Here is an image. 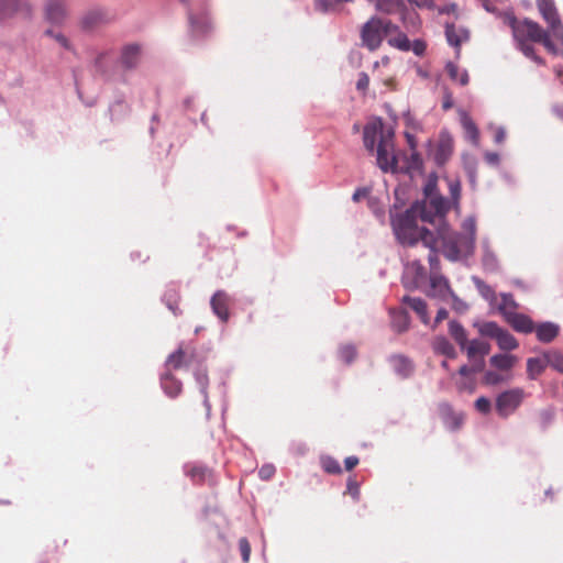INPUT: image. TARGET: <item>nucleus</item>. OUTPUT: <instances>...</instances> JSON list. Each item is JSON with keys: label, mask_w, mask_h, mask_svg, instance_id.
Masks as SVG:
<instances>
[{"label": "nucleus", "mask_w": 563, "mask_h": 563, "mask_svg": "<svg viewBox=\"0 0 563 563\" xmlns=\"http://www.w3.org/2000/svg\"><path fill=\"white\" fill-rule=\"evenodd\" d=\"M500 310L504 312L506 321L516 330L521 333H531L534 330V323L526 314L506 311L504 307H500Z\"/></svg>", "instance_id": "12"}, {"label": "nucleus", "mask_w": 563, "mask_h": 563, "mask_svg": "<svg viewBox=\"0 0 563 563\" xmlns=\"http://www.w3.org/2000/svg\"><path fill=\"white\" fill-rule=\"evenodd\" d=\"M555 412L554 409L548 408L543 409L539 412V421L543 429L548 428L552 421L554 420Z\"/></svg>", "instance_id": "42"}, {"label": "nucleus", "mask_w": 563, "mask_h": 563, "mask_svg": "<svg viewBox=\"0 0 563 563\" xmlns=\"http://www.w3.org/2000/svg\"><path fill=\"white\" fill-rule=\"evenodd\" d=\"M523 398L525 391L522 388H511L499 394L496 399L497 413L503 418H507L519 408Z\"/></svg>", "instance_id": "8"}, {"label": "nucleus", "mask_w": 563, "mask_h": 563, "mask_svg": "<svg viewBox=\"0 0 563 563\" xmlns=\"http://www.w3.org/2000/svg\"><path fill=\"white\" fill-rule=\"evenodd\" d=\"M394 32H398V25L394 24L390 20L372 16L361 29L362 44L368 51L374 52Z\"/></svg>", "instance_id": "3"}, {"label": "nucleus", "mask_w": 563, "mask_h": 563, "mask_svg": "<svg viewBox=\"0 0 563 563\" xmlns=\"http://www.w3.org/2000/svg\"><path fill=\"white\" fill-rule=\"evenodd\" d=\"M108 21L107 11L101 8H95L82 15L80 25L84 30H93Z\"/></svg>", "instance_id": "15"}, {"label": "nucleus", "mask_w": 563, "mask_h": 563, "mask_svg": "<svg viewBox=\"0 0 563 563\" xmlns=\"http://www.w3.org/2000/svg\"><path fill=\"white\" fill-rule=\"evenodd\" d=\"M229 303L230 297L223 290H218L211 298L210 305L213 313L222 321L227 322L229 320Z\"/></svg>", "instance_id": "14"}, {"label": "nucleus", "mask_w": 563, "mask_h": 563, "mask_svg": "<svg viewBox=\"0 0 563 563\" xmlns=\"http://www.w3.org/2000/svg\"><path fill=\"white\" fill-rule=\"evenodd\" d=\"M484 378L485 382L489 385H496L501 380L500 375L495 372H487Z\"/></svg>", "instance_id": "52"}, {"label": "nucleus", "mask_w": 563, "mask_h": 563, "mask_svg": "<svg viewBox=\"0 0 563 563\" xmlns=\"http://www.w3.org/2000/svg\"><path fill=\"white\" fill-rule=\"evenodd\" d=\"M433 349L437 353L445 355L450 358H454L456 356L454 346L445 338L435 339L433 343Z\"/></svg>", "instance_id": "32"}, {"label": "nucleus", "mask_w": 563, "mask_h": 563, "mask_svg": "<svg viewBox=\"0 0 563 563\" xmlns=\"http://www.w3.org/2000/svg\"><path fill=\"white\" fill-rule=\"evenodd\" d=\"M453 153V140L448 134H442L438 142L434 159L439 165H443Z\"/></svg>", "instance_id": "20"}, {"label": "nucleus", "mask_w": 563, "mask_h": 563, "mask_svg": "<svg viewBox=\"0 0 563 563\" xmlns=\"http://www.w3.org/2000/svg\"><path fill=\"white\" fill-rule=\"evenodd\" d=\"M397 158L394 154L393 133H380L377 146V164L384 172H395L397 168Z\"/></svg>", "instance_id": "7"}, {"label": "nucleus", "mask_w": 563, "mask_h": 563, "mask_svg": "<svg viewBox=\"0 0 563 563\" xmlns=\"http://www.w3.org/2000/svg\"><path fill=\"white\" fill-rule=\"evenodd\" d=\"M347 489L354 499L358 498L360 489H358V485L356 484V482L350 479L347 483Z\"/></svg>", "instance_id": "55"}, {"label": "nucleus", "mask_w": 563, "mask_h": 563, "mask_svg": "<svg viewBox=\"0 0 563 563\" xmlns=\"http://www.w3.org/2000/svg\"><path fill=\"white\" fill-rule=\"evenodd\" d=\"M435 246H437V243L433 245L432 249H430L429 262H430L431 267H434L439 262L437 253H435Z\"/></svg>", "instance_id": "58"}, {"label": "nucleus", "mask_w": 563, "mask_h": 563, "mask_svg": "<svg viewBox=\"0 0 563 563\" xmlns=\"http://www.w3.org/2000/svg\"><path fill=\"white\" fill-rule=\"evenodd\" d=\"M426 199L422 202H416L413 206H423L426 210L430 211L432 216L443 220L446 212L450 210L449 202L437 192L435 180H429L424 188Z\"/></svg>", "instance_id": "5"}, {"label": "nucleus", "mask_w": 563, "mask_h": 563, "mask_svg": "<svg viewBox=\"0 0 563 563\" xmlns=\"http://www.w3.org/2000/svg\"><path fill=\"white\" fill-rule=\"evenodd\" d=\"M547 364L542 357H531L527 361V373L529 378L536 379L545 368Z\"/></svg>", "instance_id": "31"}, {"label": "nucleus", "mask_w": 563, "mask_h": 563, "mask_svg": "<svg viewBox=\"0 0 563 563\" xmlns=\"http://www.w3.org/2000/svg\"><path fill=\"white\" fill-rule=\"evenodd\" d=\"M499 18L505 25L510 27L517 47L526 57L539 65L544 64V60L536 54L533 46L529 42L541 43L549 52H555L549 32L543 30L539 23L530 19L518 20L511 11L500 13Z\"/></svg>", "instance_id": "2"}, {"label": "nucleus", "mask_w": 563, "mask_h": 563, "mask_svg": "<svg viewBox=\"0 0 563 563\" xmlns=\"http://www.w3.org/2000/svg\"><path fill=\"white\" fill-rule=\"evenodd\" d=\"M45 18L53 24H62L67 18L65 0H47L45 4Z\"/></svg>", "instance_id": "13"}, {"label": "nucleus", "mask_w": 563, "mask_h": 563, "mask_svg": "<svg viewBox=\"0 0 563 563\" xmlns=\"http://www.w3.org/2000/svg\"><path fill=\"white\" fill-rule=\"evenodd\" d=\"M506 139V131L504 128L499 126L495 130L494 141L496 144H501Z\"/></svg>", "instance_id": "54"}, {"label": "nucleus", "mask_w": 563, "mask_h": 563, "mask_svg": "<svg viewBox=\"0 0 563 563\" xmlns=\"http://www.w3.org/2000/svg\"><path fill=\"white\" fill-rule=\"evenodd\" d=\"M445 36L450 45L456 48L457 54L462 43L466 42L470 37L468 31L464 27H456L454 24H446Z\"/></svg>", "instance_id": "18"}, {"label": "nucleus", "mask_w": 563, "mask_h": 563, "mask_svg": "<svg viewBox=\"0 0 563 563\" xmlns=\"http://www.w3.org/2000/svg\"><path fill=\"white\" fill-rule=\"evenodd\" d=\"M161 386L165 394L170 398H176L180 395L183 390V384L181 382L176 378L170 371L166 369V373H164L161 376Z\"/></svg>", "instance_id": "19"}, {"label": "nucleus", "mask_w": 563, "mask_h": 563, "mask_svg": "<svg viewBox=\"0 0 563 563\" xmlns=\"http://www.w3.org/2000/svg\"><path fill=\"white\" fill-rule=\"evenodd\" d=\"M275 473V467L271 464H267V465H263L260 471H258V475L262 479H269Z\"/></svg>", "instance_id": "49"}, {"label": "nucleus", "mask_w": 563, "mask_h": 563, "mask_svg": "<svg viewBox=\"0 0 563 563\" xmlns=\"http://www.w3.org/2000/svg\"><path fill=\"white\" fill-rule=\"evenodd\" d=\"M449 313L446 311V309L444 308H441L438 310V313L435 316V324H439L440 322H442L443 320H445L448 318Z\"/></svg>", "instance_id": "57"}, {"label": "nucleus", "mask_w": 563, "mask_h": 563, "mask_svg": "<svg viewBox=\"0 0 563 563\" xmlns=\"http://www.w3.org/2000/svg\"><path fill=\"white\" fill-rule=\"evenodd\" d=\"M389 363L394 372L402 379L410 377L415 371L411 360L400 354L391 355Z\"/></svg>", "instance_id": "16"}, {"label": "nucleus", "mask_w": 563, "mask_h": 563, "mask_svg": "<svg viewBox=\"0 0 563 563\" xmlns=\"http://www.w3.org/2000/svg\"><path fill=\"white\" fill-rule=\"evenodd\" d=\"M387 42L391 47L398 48L404 52L410 51V41L407 37V35L402 33L399 29L398 32H394V34L388 35Z\"/></svg>", "instance_id": "29"}, {"label": "nucleus", "mask_w": 563, "mask_h": 563, "mask_svg": "<svg viewBox=\"0 0 563 563\" xmlns=\"http://www.w3.org/2000/svg\"><path fill=\"white\" fill-rule=\"evenodd\" d=\"M449 191L452 198L453 205L455 207L459 206V201L461 198V183L459 180H450L449 181Z\"/></svg>", "instance_id": "43"}, {"label": "nucleus", "mask_w": 563, "mask_h": 563, "mask_svg": "<svg viewBox=\"0 0 563 563\" xmlns=\"http://www.w3.org/2000/svg\"><path fill=\"white\" fill-rule=\"evenodd\" d=\"M465 235L453 234L451 236H442L444 240V247L446 255L450 260H457L463 250H468L473 246L476 235V222L473 218H467L463 222Z\"/></svg>", "instance_id": "4"}, {"label": "nucleus", "mask_w": 563, "mask_h": 563, "mask_svg": "<svg viewBox=\"0 0 563 563\" xmlns=\"http://www.w3.org/2000/svg\"><path fill=\"white\" fill-rule=\"evenodd\" d=\"M409 269L415 271L416 274V280L415 283L418 284L426 277V269L419 262H412Z\"/></svg>", "instance_id": "46"}, {"label": "nucleus", "mask_w": 563, "mask_h": 563, "mask_svg": "<svg viewBox=\"0 0 563 563\" xmlns=\"http://www.w3.org/2000/svg\"><path fill=\"white\" fill-rule=\"evenodd\" d=\"M538 10L543 20L548 23L552 35L563 41V24L559 16L556 5L553 0H536Z\"/></svg>", "instance_id": "6"}, {"label": "nucleus", "mask_w": 563, "mask_h": 563, "mask_svg": "<svg viewBox=\"0 0 563 563\" xmlns=\"http://www.w3.org/2000/svg\"><path fill=\"white\" fill-rule=\"evenodd\" d=\"M239 549H240L243 562L247 563L250 561V555H251V545L246 538H241L239 540Z\"/></svg>", "instance_id": "44"}, {"label": "nucleus", "mask_w": 563, "mask_h": 563, "mask_svg": "<svg viewBox=\"0 0 563 563\" xmlns=\"http://www.w3.org/2000/svg\"><path fill=\"white\" fill-rule=\"evenodd\" d=\"M363 140H364V146L368 151L373 152L374 151V146H375V142H376V130L366 126L364 129Z\"/></svg>", "instance_id": "41"}, {"label": "nucleus", "mask_w": 563, "mask_h": 563, "mask_svg": "<svg viewBox=\"0 0 563 563\" xmlns=\"http://www.w3.org/2000/svg\"><path fill=\"white\" fill-rule=\"evenodd\" d=\"M474 282H475V285L477 286V288L479 289V291L488 297L490 295L494 294V291L492 290V288L489 286H487L483 280L478 279V278H474Z\"/></svg>", "instance_id": "51"}, {"label": "nucleus", "mask_w": 563, "mask_h": 563, "mask_svg": "<svg viewBox=\"0 0 563 563\" xmlns=\"http://www.w3.org/2000/svg\"><path fill=\"white\" fill-rule=\"evenodd\" d=\"M547 365L552 366L556 371L563 373V354L553 351L543 355Z\"/></svg>", "instance_id": "37"}, {"label": "nucleus", "mask_w": 563, "mask_h": 563, "mask_svg": "<svg viewBox=\"0 0 563 563\" xmlns=\"http://www.w3.org/2000/svg\"><path fill=\"white\" fill-rule=\"evenodd\" d=\"M418 218L429 223H434L438 219L426 210V207L412 205L410 209L391 219L395 235L402 245L413 246L421 241L426 247L432 249L438 242L437 235L426 228H420L417 223Z\"/></svg>", "instance_id": "1"}, {"label": "nucleus", "mask_w": 563, "mask_h": 563, "mask_svg": "<svg viewBox=\"0 0 563 563\" xmlns=\"http://www.w3.org/2000/svg\"><path fill=\"white\" fill-rule=\"evenodd\" d=\"M430 286L431 289L429 291V296L439 297L441 299H445L449 295L453 296V292L450 289L449 282L440 275H432L430 277Z\"/></svg>", "instance_id": "21"}, {"label": "nucleus", "mask_w": 563, "mask_h": 563, "mask_svg": "<svg viewBox=\"0 0 563 563\" xmlns=\"http://www.w3.org/2000/svg\"><path fill=\"white\" fill-rule=\"evenodd\" d=\"M30 18L32 5L26 0H0V21L14 16Z\"/></svg>", "instance_id": "11"}, {"label": "nucleus", "mask_w": 563, "mask_h": 563, "mask_svg": "<svg viewBox=\"0 0 563 563\" xmlns=\"http://www.w3.org/2000/svg\"><path fill=\"white\" fill-rule=\"evenodd\" d=\"M411 3H415L418 7H427L431 3L432 0H408Z\"/></svg>", "instance_id": "60"}, {"label": "nucleus", "mask_w": 563, "mask_h": 563, "mask_svg": "<svg viewBox=\"0 0 563 563\" xmlns=\"http://www.w3.org/2000/svg\"><path fill=\"white\" fill-rule=\"evenodd\" d=\"M46 35L48 36H52L60 46H63L64 48L66 49H69L70 48V44H69V41L67 40V37L65 35H63L62 33H54L53 31L51 30H47L45 32Z\"/></svg>", "instance_id": "45"}, {"label": "nucleus", "mask_w": 563, "mask_h": 563, "mask_svg": "<svg viewBox=\"0 0 563 563\" xmlns=\"http://www.w3.org/2000/svg\"><path fill=\"white\" fill-rule=\"evenodd\" d=\"M402 301L418 314L424 324L429 323L427 303L423 299L406 296Z\"/></svg>", "instance_id": "23"}, {"label": "nucleus", "mask_w": 563, "mask_h": 563, "mask_svg": "<svg viewBox=\"0 0 563 563\" xmlns=\"http://www.w3.org/2000/svg\"><path fill=\"white\" fill-rule=\"evenodd\" d=\"M485 158L490 164H497L499 162V156H498L497 153L488 152V153L485 154Z\"/></svg>", "instance_id": "59"}, {"label": "nucleus", "mask_w": 563, "mask_h": 563, "mask_svg": "<svg viewBox=\"0 0 563 563\" xmlns=\"http://www.w3.org/2000/svg\"><path fill=\"white\" fill-rule=\"evenodd\" d=\"M446 73L452 80L459 81L460 85L466 86L470 77L466 70H461L457 65L450 62L445 66Z\"/></svg>", "instance_id": "30"}, {"label": "nucleus", "mask_w": 563, "mask_h": 563, "mask_svg": "<svg viewBox=\"0 0 563 563\" xmlns=\"http://www.w3.org/2000/svg\"><path fill=\"white\" fill-rule=\"evenodd\" d=\"M179 300L180 296L176 290H168L164 295L166 306L175 316L181 313V310L179 309Z\"/></svg>", "instance_id": "34"}, {"label": "nucleus", "mask_w": 563, "mask_h": 563, "mask_svg": "<svg viewBox=\"0 0 563 563\" xmlns=\"http://www.w3.org/2000/svg\"><path fill=\"white\" fill-rule=\"evenodd\" d=\"M484 368V360H475L472 366L463 365L459 369V374L462 376H467L472 373L482 372Z\"/></svg>", "instance_id": "40"}, {"label": "nucleus", "mask_w": 563, "mask_h": 563, "mask_svg": "<svg viewBox=\"0 0 563 563\" xmlns=\"http://www.w3.org/2000/svg\"><path fill=\"white\" fill-rule=\"evenodd\" d=\"M314 7L320 12H327L332 8V3L328 0H316Z\"/></svg>", "instance_id": "53"}, {"label": "nucleus", "mask_w": 563, "mask_h": 563, "mask_svg": "<svg viewBox=\"0 0 563 563\" xmlns=\"http://www.w3.org/2000/svg\"><path fill=\"white\" fill-rule=\"evenodd\" d=\"M490 401L486 397H479L475 401V408L482 413H488L490 410Z\"/></svg>", "instance_id": "47"}, {"label": "nucleus", "mask_w": 563, "mask_h": 563, "mask_svg": "<svg viewBox=\"0 0 563 563\" xmlns=\"http://www.w3.org/2000/svg\"><path fill=\"white\" fill-rule=\"evenodd\" d=\"M481 333L483 335L496 339L499 349L504 351L516 350L519 345L518 341L511 333L500 328L495 322L484 323L481 328Z\"/></svg>", "instance_id": "9"}, {"label": "nucleus", "mask_w": 563, "mask_h": 563, "mask_svg": "<svg viewBox=\"0 0 563 563\" xmlns=\"http://www.w3.org/2000/svg\"><path fill=\"white\" fill-rule=\"evenodd\" d=\"M186 475L197 485L211 482L213 478L212 471L209 467L197 464L187 465Z\"/></svg>", "instance_id": "17"}, {"label": "nucleus", "mask_w": 563, "mask_h": 563, "mask_svg": "<svg viewBox=\"0 0 563 563\" xmlns=\"http://www.w3.org/2000/svg\"><path fill=\"white\" fill-rule=\"evenodd\" d=\"M452 106H453V101H452L451 96H446L444 101H443V109L444 110H449V109L452 108Z\"/></svg>", "instance_id": "62"}, {"label": "nucleus", "mask_w": 563, "mask_h": 563, "mask_svg": "<svg viewBox=\"0 0 563 563\" xmlns=\"http://www.w3.org/2000/svg\"><path fill=\"white\" fill-rule=\"evenodd\" d=\"M504 303L505 305L509 303L510 306L516 307V305H515V302H514V300L511 299L510 296H504Z\"/></svg>", "instance_id": "63"}, {"label": "nucleus", "mask_w": 563, "mask_h": 563, "mask_svg": "<svg viewBox=\"0 0 563 563\" xmlns=\"http://www.w3.org/2000/svg\"><path fill=\"white\" fill-rule=\"evenodd\" d=\"M401 5V0H376V9L387 14L397 12Z\"/></svg>", "instance_id": "35"}, {"label": "nucleus", "mask_w": 563, "mask_h": 563, "mask_svg": "<svg viewBox=\"0 0 563 563\" xmlns=\"http://www.w3.org/2000/svg\"><path fill=\"white\" fill-rule=\"evenodd\" d=\"M358 464V457L356 456H347L344 460V465L347 471L353 470Z\"/></svg>", "instance_id": "56"}, {"label": "nucleus", "mask_w": 563, "mask_h": 563, "mask_svg": "<svg viewBox=\"0 0 563 563\" xmlns=\"http://www.w3.org/2000/svg\"><path fill=\"white\" fill-rule=\"evenodd\" d=\"M466 347L467 356L471 360H475L478 355L479 360H484L490 351V345L487 342L481 340H472Z\"/></svg>", "instance_id": "25"}, {"label": "nucleus", "mask_w": 563, "mask_h": 563, "mask_svg": "<svg viewBox=\"0 0 563 563\" xmlns=\"http://www.w3.org/2000/svg\"><path fill=\"white\" fill-rule=\"evenodd\" d=\"M462 125L465 131L466 137L471 140L474 144H477L479 141V131L475 124V122L470 117H463Z\"/></svg>", "instance_id": "33"}, {"label": "nucleus", "mask_w": 563, "mask_h": 563, "mask_svg": "<svg viewBox=\"0 0 563 563\" xmlns=\"http://www.w3.org/2000/svg\"><path fill=\"white\" fill-rule=\"evenodd\" d=\"M410 49L417 55L422 56L427 49V45L422 40H415L413 43H410Z\"/></svg>", "instance_id": "48"}, {"label": "nucleus", "mask_w": 563, "mask_h": 563, "mask_svg": "<svg viewBox=\"0 0 563 563\" xmlns=\"http://www.w3.org/2000/svg\"><path fill=\"white\" fill-rule=\"evenodd\" d=\"M196 380L198 385L200 386V393L203 397V405L207 410V416L210 415L211 406L208 398V385H209V378L207 371L205 368H198L195 373Z\"/></svg>", "instance_id": "24"}, {"label": "nucleus", "mask_w": 563, "mask_h": 563, "mask_svg": "<svg viewBox=\"0 0 563 563\" xmlns=\"http://www.w3.org/2000/svg\"><path fill=\"white\" fill-rule=\"evenodd\" d=\"M369 85V78L366 73H361L358 75V79L356 81V88L358 90L365 91Z\"/></svg>", "instance_id": "50"}, {"label": "nucleus", "mask_w": 563, "mask_h": 563, "mask_svg": "<svg viewBox=\"0 0 563 563\" xmlns=\"http://www.w3.org/2000/svg\"><path fill=\"white\" fill-rule=\"evenodd\" d=\"M517 362V357L510 354H496L490 357V364L501 371L510 369Z\"/></svg>", "instance_id": "28"}, {"label": "nucleus", "mask_w": 563, "mask_h": 563, "mask_svg": "<svg viewBox=\"0 0 563 563\" xmlns=\"http://www.w3.org/2000/svg\"><path fill=\"white\" fill-rule=\"evenodd\" d=\"M196 360V349L186 343H181L178 349L168 355L165 367L167 371L180 369L187 367Z\"/></svg>", "instance_id": "10"}, {"label": "nucleus", "mask_w": 563, "mask_h": 563, "mask_svg": "<svg viewBox=\"0 0 563 563\" xmlns=\"http://www.w3.org/2000/svg\"><path fill=\"white\" fill-rule=\"evenodd\" d=\"M339 354H340V358L343 362H345L346 364H350L356 357V349H355V346H353L351 344H346V345L341 346Z\"/></svg>", "instance_id": "39"}, {"label": "nucleus", "mask_w": 563, "mask_h": 563, "mask_svg": "<svg viewBox=\"0 0 563 563\" xmlns=\"http://www.w3.org/2000/svg\"><path fill=\"white\" fill-rule=\"evenodd\" d=\"M139 56L140 47L137 45H128L122 51L121 63L125 68H133L137 64Z\"/></svg>", "instance_id": "26"}, {"label": "nucleus", "mask_w": 563, "mask_h": 563, "mask_svg": "<svg viewBox=\"0 0 563 563\" xmlns=\"http://www.w3.org/2000/svg\"><path fill=\"white\" fill-rule=\"evenodd\" d=\"M449 332L451 334V336L455 340V342L462 347L464 349L467 344V334H466V331L465 329L463 328V325L461 323H459L457 321H450L449 323Z\"/></svg>", "instance_id": "27"}, {"label": "nucleus", "mask_w": 563, "mask_h": 563, "mask_svg": "<svg viewBox=\"0 0 563 563\" xmlns=\"http://www.w3.org/2000/svg\"><path fill=\"white\" fill-rule=\"evenodd\" d=\"M537 338L540 342H552L560 332V327L553 322H543L534 327Z\"/></svg>", "instance_id": "22"}, {"label": "nucleus", "mask_w": 563, "mask_h": 563, "mask_svg": "<svg viewBox=\"0 0 563 563\" xmlns=\"http://www.w3.org/2000/svg\"><path fill=\"white\" fill-rule=\"evenodd\" d=\"M391 325L398 332H404L409 327V316L406 311H398L393 314Z\"/></svg>", "instance_id": "36"}, {"label": "nucleus", "mask_w": 563, "mask_h": 563, "mask_svg": "<svg viewBox=\"0 0 563 563\" xmlns=\"http://www.w3.org/2000/svg\"><path fill=\"white\" fill-rule=\"evenodd\" d=\"M555 111H556L558 115L563 119V104L560 107H556Z\"/></svg>", "instance_id": "64"}, {"label": "nucleus", "mask_w": 563, "mask_h": 563, "mask_svg": "<svg viewBox=\"0 0 563 563\" xmlns=\"http://www.w3.org/2000/svg\"><path fill=\"white\" fill-rule=\"evenodd\" d=\"M366 195V191L364 189H357L354 194H353V200L354 201H358L362 197H364Z\"/></svg>", "instance_id": "61"}, {"label": "nucleus", "mask_w": 563, "mask_h": 563, "mask_svg": "<svg viewBox=\"0 0 563 563\" xmlns=\"http://www.w3.org/2000/svg\"><path fill=\"white\" fill-rule=\"evenodd\" d=\"M320 463L323 471L328 474H340L342 472L340 463L332 456H322Z\"/></svg>", "instance_id": "38"}]
</instances>
